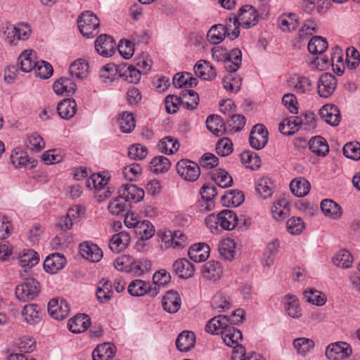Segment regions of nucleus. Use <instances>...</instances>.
Listing matches in <instances>:
<instances>
[{
    "instance_id": "obj_1",
    "label": "nucleus",
    "mask_w": 360,
    "mask_h": 360,
    "mask_svg": "<svg viewBox=\"0 0 360 360\" xmlns=\"http://www.w3.org/2000/svg\"><path fill=\"white\" fill-rule=\"evenodd\" d=\"M242 217L243 216H241L239 219L232 210H224L217 214L213 213L208 215L205 221L212 233H218L219 228L223 230H233L238 221L242 220Z\"/></svg>"
},
{
    "instance_id": "obj_2",
    "label": "nucleus",
    "mask_w": 360,
    "mask_h": 360,
    "mask_svg": "<svg viewBox=\"0 0 360 360\" xmlns=\"http://www.w3.org/2000/svg\"><path fill=\"white\" fill-rule=\"evenodd\" d=\"M213 58L218 62H224L225 69L230 73L236 72L241 65L242 53L240 49H234L230 53L222 46L212 49Z\"/></svg>"
},
{
    "instance_id": "obj_3",
    "label": "nucleus",
    "mask_w": 360,
    "mask_h": 360,
    "mask_svg": "<svg viewBox=\"0 0 360 360\" xmlns=\"http://www.w3.org/2000/svg\"><path fill=\"white\" fill-rule=\"evenodd\" d=\"M27 269L20 272V276L25 282L15 288V296L21 302H28L37 297L40 291L39 283L34 278H27Z\"/></svg>"
},
{
    "instance_id": "obj_4",
    "label": "nucleus",
    "mask_w": 360,
    "mask_h": 360,
    "mask_svg": "<svg viewBox=\"0 0 360 360\" xmlns=\"http://www.w3.org/2000/svg\"><path fill=\"white\" fill-rule=\"evenodd\" d=\"M81 34L86 38H92L97 34L100 25L98 18L91 11H86L81 14L77 20Z\"/></svg>"
},
{
    "instance_id": "obj_5",
    "label": "nucleus",
    "mask_w": 360,
    "mask_h": 360,
    "mask_svg": "<svg viewBox=\"0 0 360 360\" xmlns=\"http://www.w3.org/2000/svg\"><path fill=\"white\" fill-rule=\"evenodd\" d=\"M259 15L254 7L250 5H245L238 11V15H233L229 21L231 23L232 20L244 28L248 29L255 26L258 22Z\"/></svg>"
},
{
    "instance_id": "obj_6",
    "label": "nucleus",
    "mask_w": 360,
    "mask_h": 360,
    "mask_svg": "<svg viewBox=\"0 0 360 360\" xmlns=\"http://www.w3.org/2000/svg\"><path fill=\"white\" fill-rule=\"evenodd\" d=\"M176 169L179 175L188 181H196L200 174L199 165L187 159L179 160L176 163Z\"/></svg>"
},
{
    "instance_id": "obj_7",
    "label": "nucleus",
    "mask_w": 360,
    "mask_h": 360,
    "mask_svg": "<svg viewBox=\"0 0 360 360\" xmlns=\"http://www.w3.org/2000/svg\"><path fill=\"white\" fill-rule=\"evenodd\" d=\"M352 354L351 346L345 342H336L328 345L325 351L328 360H345Z\"/></svg>"
},
{
    "instance_id": "obj_8",
    "label": "nucleus",
    "mask_w": 360,
    "mask_h": 360,
    "mask_svg": "<svg viewBox=\"0 0 360 360\" xmlns=\"http://www.w3.org/2000/svg\"><path fill=\"white\" fill-rule=\"evenodd\" d=\"M242 333L240 330L229 326L221 332V338L224 342L229 347H233V352L241 354V356L245 354V348L239 344V340L242 339Z\"/></svg>"
},
{
    "instance_id": "obj_9",
    "label": "nucleus",
    "mask_w": 360,
    "mask_h": 360,
    "mask_svg": "<svg viewBox=\"0 0 360 360\" xmlns=\"http://www.w3.org/2000/svg\"><path fill=\"white\" fill-rule=\"evenodd\" d=\"M70 310L68 302L63 298L52 299L48 304V311L56 320L65 319L69 315Z\"/></svg>"
},
{
    "instance_id": "obj_10",
    "label": "nucleus",
    "mask_w": 360,
    "mask_h": 360,
    "mask_svg": "<svg viewBox=\"0 0 360 360\" xmlns=\"http://www.w3.org/2000/svg\"><path fill=\"white\" fill-rule=\"evenodd\" d=\"M337 87V79L330 73H323L321 75L317 83L319 95L322 98L330 97Z\"/></svg>"
},
{
    "instance_id": "obj_11",
    "label": "nucleus",
    "mask_w": 360,
    "mask_h": 360,
    "mask_svg": "<svg viewBox=\"0 0 360 360\" xmlns=\"http://www.w3.org/2000/svg\"><path fill=\"white\" fill-rule=\"evenodd\" d=\"M128 292L134 297H141L146 294L155 297L158 294V288L156 286L152 287L150 283L136 279L129 283Z\"/></svg>"
},
{
    "instance_id": "obj_12",
    "label": "nucleus",
    "mask_w": 360,
    "mask_h": 360,
    "mask_svg": "<svg viewBox=\"0 0 360 360\" xmlns=\"http://www.w3.org/2000/svg\"><path fill=\"white\" fill-rule=\"evenodd\" d=\"M162 241L166 248H172L180 250L188 245V237L181 231H176L174 233L169 231L168 234L165 233Z\"/></svg>"
},
{
    "instance_id": "obj_13",
    "label": "nucleus",
    "mask_w": 360,
    "mask_h": 360,
    "mask_svg": "<svg viewBox=\"0 0 360 360\" xmlns=\"http://www.w3.org/2000/svg\"><path fill=\"white\" fill-rule=\"evenodd\" d=\"M268 141V131L263 124L255 125L250 134V146L257 150L263 148Z\"/></svg>"
},
{
    "instance_id": "obj_14",
    "label": "nucleus",
    "mask_w": 360,
    "mask_h": 360,
    "mask_svg": "<svg viewBox=\"0 0 360 360\" xmlns=\"http://www.w3.org/2000/svg\"><path fill=\"white\" fill-rule=\"evenodd\" d=\"M95 49L99 55L103 57H110L115 51L116 44L110 35L102 34L95 41Z\"/></svg>"
},
{
    "instance_id": "obj_15",
    "label": "nucleus",
    "mask_w": 360,
    "mask_h": 360,
    "mask_svg": "<svg viewBox=\"0 0 360 360\" xmlns=\"http://www.w3.org/2000/svg\"><path fill=\"white\" fill-rule=\"evenodd\" d=\"M117 193L126 202H138L144 198V191L134 184H122Z\"/></svg>"
},
{
    "instance_id": "obj_16",
    "label": "nucleus",
    "mask_w": 360,
    "mask_h": 360,
    "mask_svg": "<svg viewBox=\"0 0 360 360\" xmlns=\"http://www.w3.org/2000/svg\"><path fill=\"white\" fill-rule=\"evenodd\" d=\"M126 68L125 64L115 65L114 63H108L103 66L99 72V76L104 83L112 82L118 75L121 77L122 70Z\"/></svg>"
},
{
    "instance_id": "obj_17",
    "label": "nucleus",
    "mask_w": 360,
    "mask_h": 360,
    "mask_svg": "<svg viewBox=\"0 0 360 360\" xmlns=\"http://www.w3.org/2000/svg\"><path fill=\"white\" fill-rule=\"evenodd\" d=\"M319 115L327 124L333 127L338 126L341 120L340 110L333 104L324 105L320 109Z\"/></svg>"
},
{
    "instance_id": "obj_18",
    "label": "nucleus",
    "mask_w": 360,
    "mask_h": 360,
    "mask_svg": "<svg viewBox=\"0 0 360 360\" xmlns=\"http://www.w3.org/2000/svg\"><path fill=\"white\" fill-rule=\"evenodd\" d=\"M79 252L83 258L93 262H99L103 257V252L97 245L86 241L80 244Z\"/></svg>"
},
{
    "instance_id": "obj_19",
    "label": "nucleus",
    "mask_w": 360,
    "mask_h": 360,
    "mask_svg": "<svg viewBox=\"0 0 360 360\" xmlns=\"http://www.w3.org/2000/svg\"><path fill=\"white\" fill-rule=\"evenodd\" d=\"M66 264L65 257L59 253L49 255L44 262V270L50 274H56L62 269Z\"/></svg>"
},
{
    "instance_id": "obj_20",
    "label": "nucleus",
    "mask_w": 360,
    "mask_h": 360,
    "mask_svg": "<svg viewBox=\"0 0 360 360\" xmlns=\"http://www.w3.org/2000/svg\"><path fill=\"white\" fill-rule=\"evenodd\" d=\"M21 315L24 321L29 325H35L40 321L41 307L35 304H28L23 307Z\"/></svg>"
},
{
    "instance_id": "obj_21",
    "label": "nucleus",
    "mask_w": 360,
    "mask_h": 360,
    "mask_svg": "<svg viewBox=\"0 0 360 360\" xmlns=\"http://www.w3.org/2000/svg\"><path fill=\"white\" fill-rule=\"evenodd\" d=\"M195 74L205 80L214 79L217 76V72L214 66L208 61L200 60L197 62L193 68Z\"/></svg>"
},
{
    "instance_id": "obj_22",
    "label": "nucleus",
    "mask_w": 360,
    "mask_h": 360,
    "mask_svg": "<svg viewBox=\"0 0 360 360\" xmlns=\"http://www.w3.org/2000/svg\"><path fill=\"white\" fill-rule=\"evenodd\" d=\"M163 309L169 313H176L181 307V301L179 293L174 290H169L162 298Z\"/></svg>"
},
{
    "instance_id": "obj_23",
    "label": "nucleus",
    "mask_w": 360,
    "mask_h": 360,
    "mask_svg": "<svg viewBox=\"0 0 360 360\" xmlns=\"http://www.w3.org/2000/svg\"><path fill=\"white\" fill-rule=\"evenodd\" d=\"M227 316L219 315L212 318L205 326V330L211 334H218L229 328Z\"/></svg>"
},
{
    "instance_id": "obj_24",
    "label": "nucleus",
    "mask_w": 360,
    "mask_h": 360,
    "mask_svg": "<svg viewBox=\"0 0 360 360\" xmlns=\"http://www.w3.org/2000/svg\"><path fill=\"white\" fill-rule=\"evenodd\" d=\"M90 325L89 316L84 314H79L70 319L68 328L74 333H80L87 330Z\"/></svg>"
},
{
    "instance_id": "obj_25",
    "label": "nucleus",
    "mask_w": 360,
    "mask_h": 360,
    "mask_svg": "<svg viewBox=\"0 0 360 360\" xmlns=\"http://www.w3.org/2000/svg\"><path fill=\"white\" fill-rule=\"evenodd\" d=\"M172 268L174 272L181 278H191L195 271L193 265L186 258L176 260Z\"/></svg>"
},
{
    "instance_id": "obj_26",
    "label": "nucleus",
    "mask_w": 360,
    "mask_h": 360,
    "mask_svg": "<svg viewBox=\"0 0 360 360\" xmlns=\"http://www.w3.org/2000/svg\"><path fill=\"white\" fill-rule=\"evenodd\" d=\"M210 248L206 243L193 245L188 250V255L191 259L195 262L205 261L210 255Z\"/></svg>"
},
{
    "instance_id": "obj_27",
    "label": "nucleus",
    "mask_w": 360,
    "mask_h": 360,
    "mask_svg": "<svg viewBox=\"0 0 360 360\" xmlns=\"http://www.w3.org/2000/svg\"><path fill=\"white\" fill-rule=\"evenodd\" d=\"M130 243V236L125 231H121L113 235L110 240L109 248L113 252L124 250Z\"/></svg>"
},
{
    "instance_id": "obj_28",
    "label": "nucleus",
    "mask_w": 360,
    "mask_h": 360,
    "mask_svg": "<svg viewBox=\"0 0 360 360\" xmlns=\"http://www.w3.org/2000/svg\"><path fill=\"white\" fill-rule=\"evenodd\" d=\"M195 343V334L188 330L181 332L176 340V348L182 352L190 351L194 347Z\"/></svg>"
},
{
    "instance_id": "obj_29",
    "label": "nucleus",
    "mask_w": 360,
    "mask_h": 360,
    "mask_svg": "<svg viewBox=\"0 0 360 360\" xmlns=\"http://www.w3.org/2000/svg\"><path fill=\"white\" fill-rule=\"evenodd\" d=\"M303 124V120L299 117H290L279 124V131L284 135L290 136L298 131Z\"/></svg>"
},
{
    "instance_id": "obj_30",
    "label": "nucleus",
    "mask_w": 360,
    "mask_h": 360,
    "mask_svg": "<svg viewBox=\"0 0 360 360\" xmlns=\"http://www.w3.org/2000/svg\"><path fill=\"white\" fill-rule=\"evenodd\" d=\"M291 84L293 86V90L300 94L309 93L314 86L311 79L304 75H297L292 78Z\"/></svg>"
},
{
    "instance_id": "obj_31",
    "label": "nucleus",
    "mask_w": 360,
    "mask_h": 360,
    "mask_svg": "<svg viewBox=\"0 0 360 360\" xmlns=\"http://www.w3.org/2000/svg\"><path fill=\"white\" fill-rule=\"evenodd\" d=\"M321 210L325 216L333 219H338L342 216V208L335 201L330 199H324L321 201Z\"/></svg>"
},
{
    "instance_id": "obj_32",
    "label": "nucleus",
    "mask_w": 360,
    "mask_h": 360,
    "mask_svg": "<svg viewBox=\"0 0 360 360\" xmlns=\"http://www.w3.org/2000/svg\"><path fill=\"white\" fill-rule=\"evenodd\" d=\"M207 128L216 136H221L225 134L227 129L223 119L217 115H210L206 120Z\"/></svg>"
},
{
    "instance_id": "obj_33",
    "label": "nucleus",
    "mask_w": 360,
    "mask_h": 360,
    "mask_svg": "<svg viewBox=\"0 0 360 360\" xmlns=\"http://www.w3.org/2000/svg\"><path fill=\"white\" fill-rule=\"evenodd\" d=\"M59 116L65 120L72 118L77 112V104L74 99L66 98L60 101L57 105Z\"/></svg>"
},
{
    "instance_id": "obj_34",
    "label": "nucleus",
    "mask_w": 360,
    "mask_h": 360,
    "mask_svg": "<svg viewBox=\"0 0 360 360\" xmlns=\"http://www.w3.org/2000/svg\"><path fill=\"white\" fill-rule=\"evenodd\" d=\"M284 299V306L286 314L292 319L300 318L302 316V309L297 297L288 294L285 296Z\"/></svg>"
},
{
    "instance_id": "obj_35",
    "label": "nucleus",
    "mask_w": 360,
    "mask_h": 360,
    "mask_svg": "<svg viewBox=\"0 0 360 360\" xmlns=\"http://www.w3.org/2000/svg\"><path fill=\"white\" fill-rule=\"evenodd\" d=\"M232 27L229 22L227 26L221 24L213 25L207 32L209 41L214 44H219L226 36L227 31Z\"/></svg>"
},
{
    "instance_id": "obj_36",
    "label": "nucleus",
    "mask_w": 360,
    "mask_h": 360,
    "mask_svg": "<svg viewBox=\"0 0 360 360\" xmlns=\"http://www.w3.org/2000/svg\"><path fill=\"white\" fill-rule=\"evenodd\" d=\"M55 93L58 95L73 94L76 91L77 86L70 78L61 77L53 86Z\"/></svg>"
},
{
    "instance_id": "obj_37",
    "label": "nucleus",
    "mask_w": 360,
    "mask_h": 360,
    "mask_svg": "<svg viewBox=\"0 0 360 360\" xmlns=\"http://www.w3.org/2000/svg\"><path fill=\"white\" fill-rule=\"evenodd\" d=\"M89 68L88 63L85 60L79 58L70 65L69 72L72 77L84 79L89 75Z\"/></svg>"
},
{
    "instance_id": "obj_38",
    "label": "nucleus",
    "mask_w": 360,
    "mask_h": 360,
    "mask_svg": "<svg viewBox=\"0 0 360 360\" xmlns=\"http://www.w3.org/2000/svg\"><path fill=\"white\" fill-rule=\"evenodd\" d=\"M112 285L110 282L105 278H102L98 283L96 297L98 300L101 303H106L111 300L112 292Z\"/></svg>"
},
{
    "instance_id": "obj_39",
    "label": "nucleus",
    "mask_w": 360,
    "mask_h": 360,
    "mask_svg": "<svg viewBox=\"0 0 360 360\" xmlns=\"http://www.w3.org/2000/svg\"><path fill=\"white\" fill-rule=\"evenodd\" d=\"M18 62L22 72H30L34 70L37 66L35 53L31 50L25 51L20 55Z\"/></svg>"
},
{
    "instance_id": "obj_40",
    "label": "nucleus",
    "mask_w": 360,
    "mask_h": 360,
    "mask_svg": "<svg viewBox=\"0 0 360 360\" xmlns=\"http://www.w3.org/2000/svg\"><path fill=\"white\" fill-rule=\"evenodd\" d=\"M221 268L217 262L209 261L202 266V276L207 280L216 281L221 277Z\"/></svg>"
},
{
    "instance_id": "obj_41",
    "label": "nucleus",
    "mask_w": 360,
    "mask_h": 360,
    "mask_svg": "<svg viewBox=\"0 0 360 360\" xmlns=\"http://www.w3.org/2000/svg\"><path fill=\"white\" fill-rule=\"evenodd\" d=\"M278 26L283 32H290L299 26L298 18L295 13L283 14L278 18Z\"/></svg>"
},
{
    "instance_id": "obj_42",
    "label": "nucleus",
    "mask_w": 360,
    "mask_h": 360,
    "mask_svg": "<svg viewBox=\"0 0 360 360\" xmlns=\"http://www.w3.org/2000/svg\"><path fill=\"white\" fill-rule=\"evenodd\" d=\"M310 150L320 156H325L329 151V146L325 139L321 136H314L309 142Z\"/></svg>"
},
{
    "instance_id": "obj_43",
    "label": "nucleus",
    "mask_w": 360,
    "mask_h": 360,
    "mask_svg": "<svg viewBox=\"0 0 360 360\" xmlns=\"http://www.w3.org/2000/svg\"><path fill=\"white\" fill-rule=\"evenodd\" d=\"M291 192L297 197L306 195L310 190V184L304 178H297L290 184Z\"/></svg>"
},
{
    "instance_id": "obj_44",
    "label": "nucleus",
    "mask_w": 360,
    "mask_h": 360,
    "mask_svg": "<svg viewBox=\"0 0 360 360\" xmlns=\"http://www.w3.org/2000/svg\"><path fill=\"white\" fill-rule=\"evenodd\" d=\"M292 345L298 354L305 356L314 348L315 343L307 338H297L293 340Z\"/></svg>"
},
{
    "instance_id": "obj_45",
    "label": "nucleus",
    "mask_w": 360,
    "mask_h": 360,
    "mask_svg": "<svg viewBox=\"0 0 360 360\" xmlns=\"http://www.w3.org/2000/svg\"><path fill=\"white\" fill-rule=\"evenodd\" d=\"M199 101L198 94L193 90H183L181 93V105L188 110H195Z\"/></svg>"
},
{
    "instance_id": "obj_46",
    "label": "nucleus",
    "mask_w": 360,
    "mask_h": 360,
    "mask_svg": "<svg viewBox=\"0 0 360 360\" xmlns=\"http://www.w3.org/2000/svg\"><path fill=\"white\" fill-rule=\"evenodd\" d=\"M244 200V195L242 191L233 190L227 192L226 194L222 195L221 197V202L226 206L238 207Z\"/></svg>"
},
{
    "instance_id": "obj_47",
    "label": "nucleus",
    "mask_w": 360,
    "mask_h": 360,
    "mask_svg": "<svg viewBox=\"0 0 360 360\" xmlns=\"http://www.w3.org/2000/svg\"><path fill=\"white\" fill-rule=\"evenodd\" d=\"M279 247L280 243L278 240H274L267 244L263 254V263L264 265L270 266L274 264Z\"/></svg>"
},
{
    "instance_id": "obj_48",
    "label": "nucleus",
    "mask_w": 360,
    "mask_h": 360,
    "mask_svg": "<svg viewBox=\"0 0 360 360\" xmlns=\"http://www.w3.org/2000/svg\"><path fill=\"white\" fill-rule=\"evenodd\" d=\"M255 189L257 193L264 199L271 196L273 193V184L267 177H262L257 180Z\"/></svg>"
},
{
    "instance_id": "obj_49",
    "label": "nucleus",
    "mask_w": 360,
    "mask_h": 360,
    "mask_svg": "<svg viewBox=\"0 0 360 360\" xmlns=\"http://www.w3.org/2000/svg\"><path fill=\"white\" fill-rule=\"evenodd\" d=\"M179 143L177 139L168 136L163 138L158 143L159 150L165 154H173L179 148Z\"/></svg>"
},
{
    "instance_id": "obj_50",
    "label": "nucleus",
    "mask_w": 360,
    "mask_h": 360,
    "mask_svg": "<svg viewBox=\"0 0 360 360\" xmlns=\"http://www.w3.org/2000/svg\"><path fill=\"white\" fill-rule=\"evenodd\" d=\"M328 49V42L322 37L314 36L308 43V50L313 54H321Z\"/></svg>"
},
{
    "instance_id": "obj_51",
    "label": "nucleus",
    "mask_w": 360,
    "mask_h": 360,
    "mask_svg": "<svg viewBox=\"0 0 360 360\" xmlns=\"http://www.w3.org/2000/svg\"><path fill=\"white\" fill-rule=\"evenodd\" d=\"M212 179L221 188L230 187L233 179L231 176L225 170L219 169L212 174Z\"/></svg>"
},
{
    "instance_id": "obj_52",
    "label": "nucleus",
    "mask_w": 360,
    "mask_h": 360,
    "mask_svg": "<svg viewBox=\"0 0 360 360\" xmlns=\"http://www.w3.org/2000/svg\"><path fill=\"white\" fill-rule=\"evenodd\" d=\"M134 231L136 234L141 240H148L152 238L155 233L153 225L147 220L141 221Z\"/></svg>"
},
{
    "instance_id": "obj_53",
    "label": "nucleus",
    "mask_w": 360,
    "mask_h": 360,
    "mask_svg": "<svg viewBox=\"0 0 360 360\" xmlns=\"http://www.w3.org/2000/svg\"><path fill=\"white\" fill-rule=\"evenodd\" d=\"M241 162L246 167L255 170L261 165V160L259 156L251 151H245L240 154Z\"/></svg>"
},
{
    "instance_id": "obj_54",
    "label": "nucleus",
    "mask_w": 360,
    "mask_h": 360,
    "mask_svg": "<svg viewBox=\"0 0 360 360\" xmlns=\"http://www.w3.org/2000/svg\"><path fill=\"white\" fill-rule=\"evenodd\" d=\"M212 306L218 311H224L231 307L230 298L224 292H219L212 298Z\"/></svg>"
},
{
    "instance_id": "obj_55",
    "label": "nucleus",
    "mask_w": 360,
    "mask_h": 360,
    "mask_svg": "<svg viewBox=\"0 0 360 360\" xmlns=\"http://www.w3.org/2000/svg\"><path fill=\"white\" fill-rule=\"evenodd\" d=\"M333 262L338 267L347 269L352 266L353 257L349 251L342 250L334 256Z\"/></svg>"
},
{
    "instance_id": "obj_56",
    "label": "nucleus",
    "mask_w": 360,
    "mask_h": 360,
    "mask_svg": "<svg viewBox=\"0 0 360 360\" xmlns=\"http://www.w3.org/2000/svg\"><path fill=\"white\" fill-rule=\"evenodd\" d=\"M235 243L233 239L226 238L222 240L218 245V251L221 257L226 259H231L235 255Z\"/></svg>"
},
{
    "instance_id": "obj_57",
    "label": "nucleus",
    "mask_w": 360,
    "mask_h": 360,
    "mask_svg": "<svg viewBox=\"0 0 360 360\" xmlns=\"http://www.w3.org/2000/svg\"><path fill=\"white\" fill-rule=\"evenodd\" d=\"M39 262V255L33 250H27L19 258V263L24 268L28 267L30 269L37 264Z\"/></svg>"
},
{
    "instance_id": "obj_58",
    "label": "nucleus",
    "mask_w": 360,
    "mask_h": 360,
    "mask_svg": "<svg viewBox=\"0 0 360 360\" xmlns=\"http://www.w3.org/2000/svg\"><path fill=\"white\" fill-rule=\"evenodd\" d=\"M171 166L169 160L162 155L155 157L150 162L151 170L155 173L167 172Z\"/></svg>"
},
{
    "instance_id": "obj_59",
    "label": "nucleus",
    "mask_w": 360,
    "mask_h": 360,
    "mask_svg": "<svg viewBox=\"0 0 360 360\" xmlns=\"http://www.w3.org/2000/svg\"><path fill=\"white\" fill-rule=\"evenodd\" d=\"M126 207V201L119 194L117 197L109 202L108 207L109 212L114 215L123 214L125 212Z\"/></svg>"
},
{
    "instance_id": "obj_60",
    "label": "nucleus",
    "mask_w": 360,
    "mask_h": 360,
    "mask_svg": "<svg viewBox=\"0 0 360 360\" xmlns=\"http://www.w3.org/2000/svg\"><path fill=\"white\" fill-rule=\"evenodd\" d=\"M118 122L120 130L123 133H130L132 130H134L136 126L132 114L128 113L127 112H123Z\"/></svg>"
},
{
    "instance_id": "obj_61",
    "label": "nucleus",
    "mask_w": 360,
    "mask_h": 360,
    "mask_svg": "<svg viewBox=\"0 0 360 360\" xmlns=\"http://www.w3.org/2000/svg\"><path fill=\"white\" fill-rule=\"evenodd\" d=\"M360 62V54L354 48H348L346 52L345 65L349 70L355 69Z\"/></svg>"
},
{
    "instance_id": "obj_62",
    "label": "nucleus",
    "mask_w": 360,
    "mask_h": 360,
    "mask_svg": "<svg viewBox=\"0 0 360 360\" xmlns=\"http://www.w3.org/2000/svg\"><path fill=\"white\" fill-rule=\"evenodd\" d=\"M126 65V68L122 70V75L121 77H125V79L130 83H138L141 77V72L140 70H138L133 65Z\"/></svg>"
},
{
    "instance_id": "obj_63",
    "label": "nucleus",
    "mask_w": 360,
    "mask_h": 360,
    "mask_svg": "<svg viewBox=\"0 0 360 360\" xmlns=\"http://www.w3.org/2000/svg\"><path fill=\"white\" fill-rule=\"evenodd\" d=\"M288 231L292 235H299L304 230L305 226L302 219L300 217H292L286 223Z\"/></svg>"
},
{
    "instance_id": "obj_64",
    "label": "nucleus",
    "mask_w": 360,
    "mask_h": 360,
    "mask_svg": "<svg viewBox=\"0 0 360 360\" xmlns=\"http://www.w3.org/2000/svg\"><path fill=\"white\" fill-rule=\"evenodd\" d=\"M343 154L345 157L354 160L360 159V144L358 142H349L343 147Z\"/></svg>"
}]
</instances>
